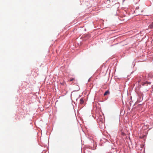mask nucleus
<instances>
[{"instance_id":"f03ea898","label":"nucleus","mask_w":153,"mask_h":153,"mask_svg":"<svg viewBox=\"0 0 153 153\" xmlns=\"http://www.w3.org/2000/svg\"><path fill=\"white\" fill-rule=\"evenodd\" d=\"M109 94V91H106L105 92V93L104 94V96H105V95H107L108 94Z\"/></svg>"},{"instance_id":"f257e3e1","label":"nucleus","mask_w":153,"mask_h":153,"mask_svg":"<svg viewBox=\"0 0 153 153\" xmlns=\"http://www.w3.org/2000/svg\"><path fill=\"white\" fill-rule=\"evenodd\" d=\"M149 28L150 29H153V23L152 22V23H151L149 26Z\"/></svg>"},{"instance_id":"20e7f679","label":"nucleus","mask_w":153,"mask_h":153,"mask_svg":"<svg viewBox=\"0 0 153 153\" xmlns=\"http://www.w3.org/2000/svg\"><path fill=\"white\" fill-rule=\"evenodd\" d=\"M74 80V79L73 78H71L70 79V81H73Z\"/></svg>"},{"instance_id":"7ed1b4c3","label":"nucleus","mask_w":153,"mask_h":153,"mask_svg":"<svg viewBox=\"0 0 153 153\" xmlns=\"http://www.w3.org/2000/svg\"><path fill=\"white\" fill-rule=\"evenodd\" d=\"M80 104H82L83 103L84 101L82 98H81L80 99Z\"/></svg>"},{"instance_id":"39448f33","label":"nucleus","mask_w":153,"mask_h":153,"mask_svg":"<svg viewBox=\"0 0 153 153\" xmlns=\"http://www.w3.org/2000/svg\"><path fill=\"white\" fill-rule=\"evenodd\" d=\"M147 83V82H144L143 83V84H142V85H145V84H146V83Z\"/></svg>"},{"instance_id":"423d86ee","label":"nucleus","mask_w":153,"mask_h":153,"mask_svg":"<svg viewBox=\"0 0 153 153\" xmlns=\"http://www.w3.org/2000/svg\"><path fill=\"white\" fill-rule=\"evenodd\" d=\"M139 8V7H136V9H138V8Z\"/></svg>"},{"instance_id":"0eeeda50","label":"nucleus","mask_w":153,"mask_h":153,"mask_svg":"<svg viewBox=\"0 0 153 153\" xmlns=\"http://www.w3.org/2000/svg\"><path fill=\"white\" fill-rule=\"evenodd\" d=\"M125 0H123V1H124Z\"/></svg>"}]
</instances>
